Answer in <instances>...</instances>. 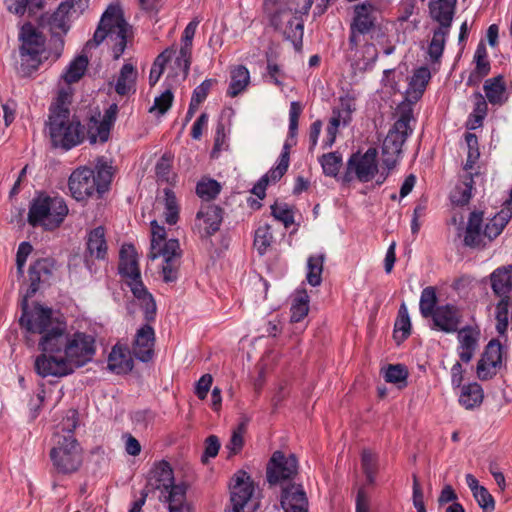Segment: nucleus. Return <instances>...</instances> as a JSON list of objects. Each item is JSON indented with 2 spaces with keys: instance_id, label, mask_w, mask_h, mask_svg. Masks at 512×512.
Returning <instances> with one entry per match:
<instances>
[{
  "instance_id": "35",
  "label": "nucleus",
  "mask_w": 512,
  "mask_h": 512,
  "mask_svg": "<svg viewBox=\"0 0 512 512\" xmlns=\"http://www.w3.org/2000/svg\"><path fill=\"white\" fill-rule=\"evenodd\" d=\"M88 63V58L85 55L77 56L70 62L64 73L61 75V78L67 84L78 82L84 76Z\"/></svg>"
},
{
  "instance_id": "29",
  "label": "nucleus",
  "mask_w": 512,
  "mask_h": 512,
  "mask_svg": "<svg viewBox=\"0 0 512 512\" xmlns=\"http://www.w3.org/2000/svg\"><path fill=\"white\" fill-rule=\"evenodd\" d=\"M138 72L131 63H125L119 72L115 84V91L120 96H126L136 91V80Z\"/></svg>"
},
{
  "instance_id": "40",
  "label": "nucleus",
  "mask_w": 512,
  "mask_h": 512,
  "mask_svg": "<svg viewBox=\"0 0 512 512\" xmlns=\"http://www.w3.org/2000/svg\"><path fill=\"white\" fill-rule=\"evenodd\" d=\"M411 332V321L405 303L399 308L398 317L394 325V338L398 341H404Z\"/></svg>"
},
{
  "instance_id": "22",
  "label": "nucleus",
  "mask_w": 512,
  "mask_h": 512,
  "mask_svg": "<svg viewBox=\"0 0 512 512\" xmlns=\"http://www.w3.org/2000/svg\"><path fill=\"white\" fill-rule=\"evenodd\" d=\"M281 506L285 512H307L308 499L301 485L291 484L283 488Z\"/></svg>"
},
{
  "instance_id": "26",
  "label": "nucleus",
  "mask_w": 512,
  "mask_h": 512,
  "mask_svg": "<svg viewBox=\"0 0 512 512\" xmlns=\"http://www.w3.org/2000/svg\"><path fill=\"white\" fill-rule=\"evenodd\" d=\"M50 458L55 468L61 473L74 472L82 463L79 450H51Z\"/></svg>"
},
{
  "instance_id": "2",
  "label": "nucleus",
  "mask_w": 512,
  "mask_h": 512,
  "mask_svg": "<svg viewBox=\"0 0 512 512\" xmlns=\"http://www.w3.org/2000/svg\"><path fill=\"white\" fill-rule=\"evenodd\" d=\"M70 102L71 92L60 89L55 102L50 106L48 120L52 146L66 151L80 144L85 137L84 126L75 115H71Z\"/></svg>"
},
{
  "instance_id": "62",
  "label": "nucleus",
  "mask_w": 512,
  "mask_h": 512,
  "mask_svg": "<svg viewBox=\"0 0 512 512\" xmlns=\"http://www.w3.org/2000/svg\"><path fill=\"white\" fill-rule=\"evenodd\" d=\"M191 54H192V46L187 44L181 45L179 50V55L176 58V65L179 68H182L184 77H187L190 70L191 65Z\"/></svg>"
},
{
  "instance_id": "46",
  "label": "nucleus",
  "mask_w": 512,
  "mask_h": 512,
  "mask_svg": "<svg viewBox=\"0 0 512 512\" xmlns=\"http://www.w3.org/2000/svg\"><path fill=\"white\" fill-rule=\"evenodd\" d=\"M480 362L490 363L501 367L502 365V345L499 340L489 341L479 360Z\"/></svg>"
},
{
  "instance_id": "42",
  "label": "nucleus",
  "mask_w": 512,
  "mask_h": 512,
  "mask_svg": "<svg viewBox=\"0 0 512 512\" xmlns=\"http://www.w3.org/2000/svg\"><path fill=\"white\" fill-rule=\"evenodd\" d=\"M449 30L450 28L440 26L434 30L433 37L428 48V53L432 60L436 61L442 56Z\"/></svg>"
},
{
  "instance_id": "47",
  "label": "nucleus",
  "mask_w": 512,
  "mask_h": 512,
  "mask_svg": "<svg viewBox=\"0 0 512 512\" xmlns=\"http://www.w3.org/2000/svg\"><path fill=\"white\" fill-rule=\"evenodd\" d=\"M509 306V297H501V300L496 305V330L499 334H504L507 331L509 324Z\"/></svg>"
},
{
  "instance_id": "58",
  "label": "nucleus",
  "mask_w": 512,
  "mask_h": 512,
  "mask_svg": "<svg viewBox=\"0 0 512 512\" xmlns=\"http://www.w3.org/2000/svg\"><path fill=\"white\" fill-rule=\"evenodd\" d=\"M136 298L142 301V309L144 311V317L147 322L154 321L156 315V304L150 293L144 287V293L140 295H134Z\"/></svg>"
},
{
  "instance_id": "32",
  "label": "nucleus",
  "mask_w": 512,
  "mask_h": 512,
  "mask_svg": "<svg viewBox=\"0 0 512 512\" xmlns=\"http://www.w3.org/2000/svg\"><path fill=\"white\" fill-rule=\"evenodd\" d=\"M46 0H6L9 12L18 16L28 13L30 17L44 9Z\"/></svg>"
},
{
  "instance_id": "7",
  "label": "nucleus",
  "mask_w": 512,
  "mask_h": 512,
  "mask_svg": "<svg viewBox=\"0 0 512 512\" xmlns=\"http://www.w3.org/2000/svg\"><path fill=\"white\" fill-rule=\"evenodd\" d=\"M28 298L24 297L21 303L22 316L20 317L19 323L30 333L41 334L40 340H43L49 334L54 331L62 330L64 323L55 322L52 319V312L48 308H43L40 305L34 307V309L28 311Z\"/></svg>"
},
{
  "instance_id": "28",
  "label": "nucleus",
  "mask_w": 512,
  "mask_h": 512,
  "mask_svg": "<svg viewBox=\"0 0 512 512\" xmlns=\"http://www.w3.org/2000/svg\"><path fill=\"white\" fill-rule=\"evenodd\" d=\"M69 12V5L67 3H61L51 15H42L40 24L44 25L46 22L51 32L55 35L60 32L66 33L69 29Z\"/></svg>"
},
{
  "instance_id": "57",
  "label": "nucleus",
  "mask_w": 512,
  "mask_h": 512,
  "mask_svg": "<svg viewBox=\"0 0 512 512\" xmlns=\"http://www.w3.org/2000/svg\"><path fill=\"white\" fill-rule=\"evenodd\" d=\"M174 96L170 89L165 90L160 96L156 97L153 106L149 112L157 111L158 114L164 115L172 106Z\"/></svg>"
},
{
  "instance_id": "34",
  "label": "nucleus",
  "mask_w": 512,
  "mask_h": 512,
  "mask_svg": "<svg viewBox=\"0 0 512 512\" xmlns=\"http://www.w3.org/2000/svg\"><path fill=\"white\" fill-rule=\"evenodd\" d=\"M112 169V166L104 159V157L97 159L95 165V182L97 184L98 196H101L108 191L113 178Z\"/></svg>"
},
{
  "instance_id": "52",
  "label": "nucleus",
  "mask_w": 512,
  "mask_h": 512,
  "mask_svg": "<svg viewBox=\"0 0 512 512\" xmlns=\"http://www.w3.org/2000/svg\"><path fill=\"white\" fill-rule=\"evenodd\" d=\"M220 190V184L214 179L202 180L196 186L197 195L207 201L214 199Z\"/></svg>"
},
{
  "instance_id": "55",
  "label": "nucleus",
  "mask_w": 512,
  "mask_h": 512,
  "mask_svg": "<svg viewBox=\"0 0 512 512\" xmlns=\"http://www.w3.org/2000/svg\"><path fill=\"white\" fill-rule=\"evenodd\" d=\"M273 217L282 222L286 228L294 223V215L292 209L286 203H275L271 206Z\"/></svg>"
},
{
  "instance_id": "23",
  "label": "nucleus",
  "mask_w": 512,
  "mask_h": 512,
  "mask_svg": "<svg viewBox=\"0 0 512 512\" xmlns=\"http://www.w3.org/2000/svg\"><path fill=\"white\" fill-rule=\"evenodd\" d=\"M483 213L473 211L470 213L464 234V245L473 249H483L487 240L482 229Z\"/></svg>"
},
{
  "instance_id": "31",
  "label": "nucleus",
  "mask_w": 512,
  "mask_h": 512,
  "mask_svg": "<svg viewBox=\"0 0 512 512\" xmlns=\"http://www.w3.org/2000/svg\"><path fill=\"white\" fill-rule=\"evenodd\" d=\"M430 77L427 67H421L414 72L406 91V99L409 102H417L422 97Z\"/></svg>"
},
{
  "instance_id": "43",
  "label": "nucleus",
  "mask_w": 512,
  "mask_h": 512,
  "mask_svg": "<svg viewBox=\"0 0 512 512\" xmlns=\"http://www.w3.org/2000/svg\"><path fill=\"white\" fill-rule=\"evenodd\" d=\"M437 301L438 299L434 287L428 286L422 290L419 308L421 315L424 318H429L432 314H434L437 307Z\"/></svg>"
},
{
  "instance_id": "16",
  "label": "nucleus",
  "mask_w": 512,
  "mask_h": 512,
  "mask_svg": "<svg viewBox=\"0 0 512 512\" xmlns=\"http://www.w3.org/2000/svg\"><path fill=\"white\" fill-rule=\"evenodd\" d=\"M231 490V504L234 511H241L244 509L247 502L250 500L254 486L250 476L245 471H238L232 478L230 485Z\"/></svg>"
},
{
  "instance_id": "63",
  "label": "nucleus",
  "mask_w": 512,
  "mask_h": 512,
  "mask_svg": "<svg viewBox=\"0 0 512 512\" xmlns=\"http://www.w3.org/2000/svg\"><path fill=\"white\" fill-rule=\"evenodd\" d=\"M171 158L164 154L156 164L155 172L158 181L169 182L171 175Z\"/></svg>"
},
{
  "instance_id": "41",
  "label": "nucleus",
  "mask_w": 512,
  "mask_h": 512,
  "mask_svg": "<svg viewBox=\"0 0 512 512\" xmlns=\"http://www.w3.org/2000/svg\"><path fill=\"white\" fill-rule=\"evenodd\" d=\"M164 192V212L166 223L174 225L179 219V205L174 192L170 188H165Z\"/></svg>"
},
{
  "instance_id": "11",
  "label": "nucleus",
  "mask_w": 512,
  "mask_h": 512,
  "mask_svg": "<svg viewBox=\"0 0 512 512\" xmlns=\"http://www.w3.org/2000/svg\"><path fill=\"white\" fill-rule=\"evenodd\" d=\"M19 39L22 42L20 55L22 62L32 61L31 68L36 70L40 64L39 56L44 50L45 37L30 22L23 24ZM24 63L21 65L23 66Z\"/></svg>"
},
{
  "instance_id": "30",
  "label": "nucleus",
  "mask_w": 512,
  "mask_h": 512,
  "mask_svg": "<svg viewBox=\"0 0 512 512\" xmlns=\"http://www.w3.org/2000/svg\"><path fill=\"white\" fill-rule=\"evenodd\" d=\"M493 292L499 297H509L512 290V265L500 267L490 276Z\"/></svg>"
},
{
  "instance_id": "4",
  "label": "nucleus",
  "mask_w": 512,
  "mask_h": 512,
  "mask_svg": "<svg viewBox=\"0 0 512 512\" xmlns=\"http://www.w3.org/2000/svg\"><path fill=\"white\" fill-rule=\"evenodd\" d=\"M148 486L160 490V499L168 506L187 502V486L183 482L175 483L172 468L166 461L155 464L151 469Z\"/></svg>"
},
{
  "instance_id": "24",
  "label": "nucleus",
  "mask_w": 512,
  "mask_h": 512,
  "mask_svg": "<svg viewBox=\"0 0 512 512\" xmlns=\"http://www.w3.org/2000/svg\"><path fill=\"white\" fill-rule=\"evenodd\" d=\"M373 12L374 7L368 2L355 5L350 30L358 31L361 35L369 33L375 26Z\"/></svg>"
},
{
  "instance_id": "15",
  "label": "nucleus",
  "mask_w": 512,
  "mask_h": 512,
  "mask_svg": "<svg viewBox=\"0 0 512 512\" xmlns=\"http://www.w3.org/2000/svg\"><path fill=\"white\" fill-rule=\"evenodd\" d=\"M223 220V209L214 204L202 205L196 214L195 228L200 237L206 238L215 234Z\"/></svg>"
},
{
  "instance_id": "54",
  "label": "nucleus",
  "mask_w": 512,
  "mask_h": 512,
  "mask_svg": "<svg viewBox=\"0 0 512 512\" xmlns=\"http://www.w3.org/2000/svg\"><path fill=\"white\" fill-rule=\"evenodd\" d=\"M474 98H475L474 110H473V114L471 115V117H473V119H474V123H473V125H471V127H470L471 129H475L476 127H479L482 125V122H483L484 118L486 117L487 110H488L487 102L481 93L476 92L474 94Z\"/></svg>"
},
{
  "instance_id": "61",
  "label": "nucleus",
  "mask_w": 512,
  "mask_h": 512,
  "mask_svg": "<svg viewBox=\"0 0 512 512\" xmlns=\"http://www.w3.org/2000/svg\"><path fill=\"white\" fill-rule=\"evenodd\" d=\"M289 163L286 162V157H279L278 163L272 167L263 177L270 183H276L287 172Z\"/></svg>"
},
{
  "instance_id": "59",
  "label": "nucleus",
  "mask_w": 512,
  "mask_h": 512,
  "mask_svg": "<svg viewBox=\"0 0 512 512\" xmlns=\"http://www.w3.org/2000/svg\"><path fill=\"white\" fill-rule=\"evenodd\" d=\"M473 497L484 512H492L495 509L494 498L484 486L474 491Z\"/></svg>"
},
{
  "instance_id": "53",
  "label": "nucleus",
  "mask_w": 512,
  "mask_h": 512,
  "mask_svg": "<svg viewBox=\"0 0 512 512\" xmlns=\"http://www.w3.org/2000/svg\"><path fill=\"white\" fill-rule=\"evenodd\" d=\"M458 349H477L478 332L470 326L464 327L458 331Z\"/></svg>"
},
{
  "instance_id": "17",
  "label": "nucleus",
  "mask_w": 512,
  "mask_h": 512,
  "mask_svg": "<svg viewBox=\"0 0 512 512\" xmlns=\"http://www.w3.org/2000/svg\"><path fill=\"white\" fill-rule=\"evenodd\" d=\"M55 269L51 258H41L34 261L28 270L29 288L24 297L31 298L40 289L41 284L49 282Z\"/></svg>"
},
{
  "instance_id": "44",
  "label": "nucleus",
  "mask_w": 512,
  "mask_h": 512,
  "mask_svg": "<svg viewBox=\"0 0 512 512\" xmlns=\"http://www.w3.org/2000/svg\"><path fill=\"white\" fill-rule=\"evenodd\" d=\"M473 178L467 176L463 183L457 186L451 193V201L458 206H464L469 203L472 197Z\"/></svg>"
},
{
  "instance_id": "51",
  "label": "nucleus",
  "mask_w": 512,
  "mask_h": 512,
  "mask_svg": "<svg viewBox=\"0 0 512 512\" xmlns=\"http://www.w3.org/2000/svg\"><path fill=\"white\" fill-rule=\"evenodd\" d=\"M320 162L324 174L327 176L335 177L340 170L342 164V156L338 152H331L324 154L321 157Z\"/></svg>"
},
{
  "instance_id": "5",
  "label": "nucleus",
  "mask_w": 512,
  "mask_h": 512,
  "mask_svg": "<svg viewBox=\"0 0 512 512\" xmlns=\"http://www.w3.org/2000/svg\"><path fill=\"white\" fill-rule=\"evenodd\" d=\"M68 213L67 205L59 197L40 196L31 203L28 222L32 226H43L46 230L57 228Z\"/></svg>"
},
{
  "instance_id": "27",
  "label": "nucleus",
  "mask_w": 512,
  "mask_h": 512,
  "mask_svg": "<svg viewBox=\"0 0 512 512\" xmlns=\"http://www.w3.org/2000/svg\"><path fill=\"white\" fill-rule=\"evenodd\" d=\"M108 369L116 374H126L133 369V360L127 348L115 345L108 356Z\"/></svg>"
},
{
  "instance_id": "38",
  "label": "nucleus",
  "mask_w": 512,
  "mask_h": 512,
  "mask_svg": "<svg viewBox=\"0 0 512 512\" xmlns=\"http://www.w3.org/2000/svg\"><path fill=\"white\" fill-rule=\"evenodd\" d=\"M325 255L318 254L312 255L308 258L307 261V282L313 286H319L322 282V272L324 265Z\"/></svg>"
},
{
  "instance_id": "39",
  "label": "nucleus",
  "mask_w": 512,
  "mask_h": 512,
  "mask_svg": "<svg viewBox=\"0 0 512 512\" xmlns=\"http://www.w3.org/2000/svg\"><path fill=\"white\" fill-rule=\"evenodd\" d=\"M484 91L491 104H502L505 92V83L502 76L486 80L484 84Z\"/></svg>"
},
{
  "instance_id": "1",
  "label": "nucleus",
  "mask_w": 512,
  "mask_h": 512,
  "mask_svg": "<svg viewBox=\"0 0 512 512\" xmlns=\"http://www.w3.org/2000/svg\"><path fill=\"white\" fill-rule=\"evenodd\" d=\"M41 354L34 368L38 375L63 377L90 362L95 353V337L84 332L69 334L66 326L39 341Z\"/></svg>"
},
{
  "instance_id": "18",
  "label": "nucleus",
  "mask_w": 512,
  "mask_h": 512,
  "mask_svg": "<svg viewBox=\"0 0 512 512\" xmlns=\"http://www.w3.org/2000/svg\"><path fill=\"white\" fill-rule=\"evenodd\" d=\"M282 18H288V29L284 31L286 39L293 43L296 50H300L302 48L303 21L296 16L291 17L290 10H278L273 12L270 18V23L276 30L282 28Z\"/></svg>"
},
{
  "instance_id": "36",
  "label": "nucleus",
  "mask_w": 512,
  "mask_h": 512,
  "mask_svg": "<svg viewBox=\"0 0 512 512\" xmlns=\"http://www.w3.org/2000/svg\"><path fill=\"white\" fill-rule=\"evenodd\" d=\"M249 81L250 74L248 69L243 65L237 66L231 71V82L227 94L230 97H236L245 90Z\"/></svg>"
},
{
  "instance_id": "14",
  "label": "nucleus",
  "mask_w": 512,
  "mask_h": 512,
  "mask_svg": "<svg viewBox=\"0 0 512 512\" xmlns=\"http://www.w3.org/2000/svg\"><path fill=\"white\" fill-rule=\"evenodd\" d=\"M298 461L293 454L286 455L282 450H276L267 468L269 483L276 484L296 474Z\"/></svg>"
},
{
  "instance_id": "6",
  "label": "nucleus",
  "mask_w": 512,
  "mask_h": 512,
  "mask_svg": "<svg viewBox=\"0 0 512 512\" xmlns=\"http://www.w3.org/2000/svg\"><path fill=\"white\" fill-rule=\"evenodd\" d=\"M413 119L411 107L405 106L400 116L391 129L388 131L382 145L383 164L388 168H394L399 155L402 152L403 144L412 133L410 122Z\"/></svg>"
},
{
  "instance_id": "50",
  "label": "nucleus",
  "mask_w": 512,
  "mask_h": 512,
  "mask_svg": "<svg viewBox=\"0 0 512 512\" xmlns=\"http://www.w3.org/2000/svg\"><path fill=\"white\" fill-rule=\"evenodd\" d=\"M308 303H309L308 296L305 293L297 296L294 299V301L291 305V309H290L291 322H293V323L300 322L307 316V314L309 312V304Z\"/></svg>"
},
{
  "instance_id": "56",
  "label": "nucleus",
  "mask_w": 512,
  "mask_h": 512,
  "mask_svg": "<svg viewBox=\"0 0 512 512\" xmlns=\"http://www.w3.org/2000/svg\"><path fill=\"white\" fill-rule=\"evenodd\" d=\"M487 49L483 41H481L474 54L475 70L482 75H488L490 72V62L487 59Z\"/></svg>"
},
{
  "instance_id": "21",
  "label": "nucleus",
  "mask_w": 512,
  "mask_h": 512,
  "mask_svg": "<svg viewBox=\"0 0 512 512\" xmlns=\"http://www.w3.org/2000/svg\"><path fill=\"white\" fill-rule=\"evenodd\" d=\"M155 333L150 325L141 327L135 336L132 353L135 358L142 362H148L154 354Z\"/></svg>"
},
{
  "instance_id": "64",
  "label": "nucleus",
  "mask_w": 512,
  "mask_h": 512,
  "mask_svg": "<svg viewBox=\"0 0 512 512\" xmlns=\"http://www.w3.org/2000/svg\"><path fill=\"white\" fill-rule=\"evenodd\" d=\"M302 112V106L299 102H292L289 110V136L291 140L296 138L298 130V121Z\"/></svg>"
},
{
  "instance_id": "9",
  "label": "nucleus",
  "mask_w": 512,
  "mask_h": 512,
  "mask_svg": "<svg viewBox=\"0 0 512 512\" xmlns=\"http://www.w3.org/2000/svg\"><path fill=\"white\" fill-rule=\"evenodd\" d=\"M118 270L122 278L130 287L133 295L144 293V284L141 280L137 252L132 244H123L119 253Z\"/></svg>"
},
{
  "instance_id": "60",
  "label": "nucleus",
  "mask_w": 512,
  "mask_h": 512,
  "mask_svg": "<svg viewBox=\"0 0 512 512\" xmlns=\"http://www.w3.org/2000/svg\"><path fill=\"white\" fill-rule=\"evenodd\" d=\"M362 467L370 482L373 481L377 470L376 455L373 450H364L362 454Z\"/></svg>"
},
{
  "instance_id": "25",
  "label": "nucleus",
  "mask_w": 512,
  "mask_h": 512,
  "mask_svg": "<svg viewBox=\"0 0 512 512\" xmlns=\"http://www.w3.org/2000/svg\"><path fill=\"white\" fill-rule=\"evenodd\" d=\"M457 0H431L429 2L430 17L440 27L450 28L455 14Z\"/></svg>"
},
{
  "instance_id": "3",
  "label": "nucleus",
  "mask_w": 512,
  "mask_h": 512,
  "mask_svg": "<svg viewBox=\"0 0 512 512\" xmlns=\"http://www.w3.org/2000/svg\"><path fill=\"white\" fill-rule=\"evenodd\" d=\"M130 34L131 27L124 19L122 9L118 5H109L100 19L93 39L86 43V47H97L108 37L113 42V58L117 60L124 53Z\"/></svg>"
},
{
  "instance_id": "48",
  "label": "nucleus",
  "mask_w": 512,
  "mask_h": 512,
  "mask_svg": "<svg viewBox=\"0 0 512 512\" xmlns=\"http://www.w3.org/2000/svg\"><path fill=\"white\" fill-rule=\"evenodd\" d=\"M503 212L494 216L490 221L486 224L483 229L484 237L487 240V243H490L494 240L500 233L503 231L504 227L508 222V218L502 215Z\"/></svg>"
},
{
  "instance_id": "33",
  "label": "nucleus",
  "mask_w": 512,
  "mask_h": 512,
  "mask_svg": "<svg viewBox=\"0 0 512 512\" xmlns=\"http://www.w3.org/2000/svg\"><path fill=\"white\" fill-rule=\"evenodd\" d=\"M87 250L91 256L104 259L107 253L105 230L102 226L93 229L87 239Z\"/></svg>"
},
{
  "instance_id": "10",
  "label": "nucleus",
  "mask_w": 512,
  "mask_h": 512,
  "mask_svg": "<svg viewBox=\"0 0 512 512\" xmlns=\"http://www.w3.org/2000/svg\"><path fill=\"white\" fill-rule=\"evenodd\" d=\"M378 172L377 150L369 148L364 154L354 153L347 162L343 177L345 182L353 180V174L360 182H369Z\"/></svg>"
},
{
  "instance_id": "49",
  "label": "nucleus",
  "mask_w": 512,
  "mask_h": 512,
  "mask_svg": "<svg viewBox=\"0 0 512 512\" xmlns=\"http://www.w3.org/2000/svg\"><path fill=\"white\" fill-rule=\"evenodd\" d=\"M408 371L405 366L401 364L389 365L384 373V379L388 383L399 385V387L406 386Z\"/></svg>"
},
{
  "instance_id": "12",
  "label": "nucleus",
  "mask_w": 512,
  "mask_h": 512,
  "mask_svg": "<svg viewBox=\"0 0 512 512\" xmlns=\"http://www.w3.org/2000/svg\"><path fill=\"white\" fill-rule=\"evenodd\" d=\"M68 187L71 195L77 201H83L97 193L95 170L89 167H80L69 177Z\"/></svg>"
},
{
  "instance_id": "45",
  "label": "nucleus",
  "mask_w": 512,
  "mask_h": 512,
  "mask_svg": "<svg viewBox=\"0 0 512 512\" xmlns=\"http://www.w3.org/2000/svg\"><path fill=\"white\" fill-rule=\"evenodd\" d=\"M274 237L271 226L264 224L255 231L254 247L260 255H264L273 243Z\"/></svg>"
},
{
  "instance_id": "19",
  "label": "nucleus",
  "mask_w": 512,
  "mask_h": 512,
  "mask_svg": "<svg viewBox=\"0 0 512 512\" xmlns=\"http://www.w3.org/2000/svg\"><path fill=\"white\" fill-rule=\"evenodd\" d=\"M433 321V329L453 333L458 331L461 322V314L456 306L451 304L437 306L434 314L430 316Z\"/></svg>"
},
{
  "instance_id": "13",
  "label": "nucleus",
  "mask_w": 512,
  "mask_h": 512,
  "mask_svg": "<svg viewBox=\"0 0 512 512\" xmlns=\"http://www.w3.org/2000/svg\"><path fill=\"white\" fill-rule=\"evenodd\" d=\"M79 423V413L75 409L67 410L61 422L56 426L51 442L52 448H74L77 440L74 437V429Z\"/></svg>"
},
{
  "instance_id": "20",
  "label": "nucleus",
  "mask_w": 512,
  "mask_h": 512,
  "mask_svg": "<svg viewBox=\"0 0 512 512\" xmlns=\"http://www.w3.org/2000/svg\"><path fill=\"white\" fill-rule=\"evenodd\" d=\"M117 113V104H112L105 110L101 121L94 118L91 119V124L88 130V137L91 144H95L98 140L101 143H105L108 140L110 129L116 120Z\"/></svg>"
},
{
  "instance_id": "8",
  "label": "nucleus",
  "mask_w": 512,
  "mask_h": 512,
  "mask_svg": "<svg viewBox=\"0 0 512 512\" xmlns=\"http://www.w3.org/2000/svg\"><path fill=\"white\" fill-rule=\"evenodd\" d=\"M159 257H162L164 260V264L162 266L163 280L166 283L176 281L178 277V263L181 257L178 240L170 239L160 243L159 245L156 241H152L148 258L155 260Z\"/></svg>"
},
{
  "instance_id": "37",
  "label": "nucleus",
  "mask_w": 512,
  "mask_h": 512,
  "mask_svg": "<svg viewBox=\"0 0 512 512\" xmlns=\"http://www.w3.org/2000/svg\"><path fill=\"white\" fill-rule=\"evenodd\" d=\"M483 390L478 383L463 386L459 402L466 409H472L482 403Z\"/></svg>"
}]
</instances>
